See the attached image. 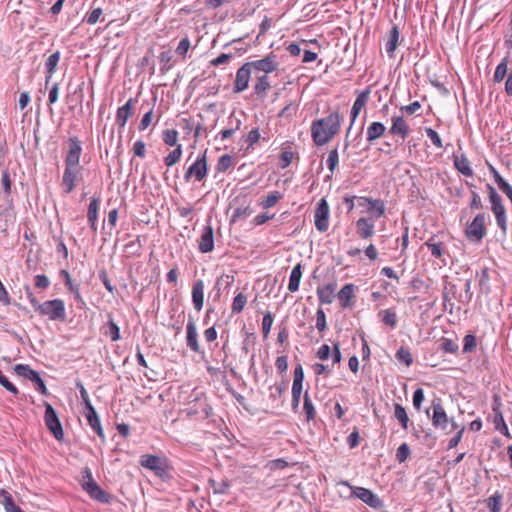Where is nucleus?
<instances>
[{"label": "nucleus", "mask_w": 512, "mask_h": 512, "mask_svg": "<svg viewBox=\"0 0 512 512\" xmlns=\"http://www.w3.org/2000/svg\"><path fill=\"white\" fill-rule=\"evenodd\" d=\"M85 416L87 419V422L91 429L102 439V441H105V435L104 431L99 419V416L95 410L94 407H91L90 409L85 410Z\"/></svg>", "instance_id": "nucleus-25"}, {"label": "nucleus", "mask_w": 512, "mask_h": 512, "mask_svg": "<svg viewBox=\"0 0 512 512\" xmlns=\"http://www.w3.org/2000/svg\"><path fill=\"white\" fill-rule=\"evenodd\" d=\"M316 328L322 332L327 328L326 315L322 308H318L316 312Z\"/></svg>", "instance_id": "nucleus-63"}, {"label": "nucleus", "mask_w": 512, "mask_h": 512, "mask_svg": "<svg viewBox=\"0 0 512 512\" xmlns=\"http://www.w3.org/2000/svg\"><path fill=\"white\" fill-rule=\"evenodd\" d=\"M76 387L79 389L80 397H81L82 403L84 404L85 410L90 409L91 407H94L91 404L88 392L85 389V387L83 386V384L81 382H77Z\"/></svg>", "instance_id": "nucleus-58"}, {"label": "nucleus", "mask_w": 512, "mask_h": 512, "mask_svg": "<svg viewBox=\"0 0 512 512\" xmlns=\"http://www.w3.org/2000/svg\"><path fill=\"white\" fill-rule=\"evenodd\" d=\"M136 102V99L130 98L123 106L117 109L115 123L119 128H124L127 120L133 115Z\"/></svg>", "instance_id": "nucleus-19"}, {"label": "nucleus", "mask_w": 512, "mask_h": 512, "mask_svg": "<svg viewBox=\"0 0 512 512\" xmlns=\"http://www.w3.org/2000/svg\"><path fill=\"white\" fill-rule=\"evenodd\" d=\"M339 484L350 488L353 496L359 498L370 507L379 508L382 506L381 499L371 490L363 487H352L347 481H341Z\"/></svg>", "instance_id": "nucleus-9"}, {"label": "nucleus", "mask_w": 512, "mask_h": 512, "mask_svg": "<svg viewBox=\"0 0 512 512\" xmlns=\"http://www.w3.org/2000/svg\"><path fill=\"white\" fill-rule=\"evenodd\" d=\"M37 312L47 316L51 321H64L66 319L65 304L62 299L48 300L38 306Z\"/></svg>", "instance_id": "nucleus-6"}, {"label": "nucleus", "mask_w": 512, "mask_h": 512, "mask_svg": "<svg viewBox=\"0 0 512 512\" xmlns=\"http://www.w3.org/2000/svg\"><path fill=\"white\" fill-rule=\"evenodd\" d=\"M204 283L198 280L192 287V302L195 310L200 311L204 304Z\"/></svg>", "instance_id": "nucleus-30"}, {"label": "nucleus", "mask_w": 512, "mask_h": 512, "mask_svg": "<svg viewBox=\"0 0 512 512\" xmlns=\"http://www.w3.org/2000/svg\"><path fill=\"white\" fill-rule=\"evenodd\" d=\"M486 214H477L472 222L465 229V236L473 242H481L486 235Z\"/></svg>", "instance_id": "nucleus-8"}, {"label": "nucleus", "mask_w": 512, "mask_h": 512, "mask_svg": "<svg viewBox=\"0 0 512 512\" xmlns=\"http://www.w3.org/2000/svg\"><path fill=\"white\" fill-rule=\"evenodd\" d=\"M426 415L431 417L434 428L446 431L447 434L459 428L454 418H448L440 398H435L432 401L431 408L426 410Z\"/></svg>", "instance_id": "nucleus-2"}, {"label": "nucleus", "mask_w": 512, "mask_h": 512, "mask_svg": "<svg viewBox=\"0 0 512 512\" xmlns=\"http://www.w3.org/2000/svg\"><path fill=\"white\" fill-rule=\"evenodd\" d=\"M330 208L328 202L322 198L318 203L314 215V224L318 231L326 232L329 228Z\"/></svg>", "instance_id": "nucleus-11"}, {"label": "nucleus", "mask_w": 512, "mask_h": 512, "mask_svg": "<svg viewBox=\"0 0 512 512\" xmlns=\"http://www.w3.org/2000/svg\"><path fill=\"white\" fill-rule=\"evenodd\" d=\"M82 489L89 495V497L102 504H110L113 500V495L103 490L97 482L93 479L92 472L89 467L82 470Z\"/></svg>", "instance_id": "nucleus-3"}, {"label": "nucleus", "mask_w": 512, "mask_h": 512, "mask_svg": "<svg viewBox=\"0 0 512 512\" xmlns=\"http://www.w3.org/2000/svg\"><path fill=\"white\" fill-rule=\"evenodd\" d=\"M271 83L268 75H260L256 76V81L254 84V93L259 98H265L267 96V92L271 89Z\"/></svg>", "instance_id": "nucleus-31"}, {"label": "nucleus", "mask_w": 512, "mask_h": 512, "mask_svg": "<svg viewBox=\"0 0 512 512\" xmlns=\"http://www.w3.org/2000/svg\"><path fill=\"white\" fill-rule=\"evenodd\" d=\"M399 38H400L399 29L396 25H394L392 27V29L390 30L388 39L385 44V49H386V52L389 55V57L394 56V52L397 49L398 44H399Z\"/></svg>", "instance_id": "nucleus-34"}, {"label": "nucleus", "mask_w": 512, "mask_h": 512, "mask_svg": "<svg viewBox=\"0 0 512 512\" xmlns=\"http://www.w3.org/2000/svg\"><path fill=\"white\" fill-rule=\"evenodd\" d=\"M208 172L206 152H204L197 160L186 170L184 179L189 182L192 177L196 181H202Z\"/></svg>", "instance_id": "nucleus-10"}, {"label": "nucleus", "mask_w": 512, "mask_h": 512, "mask_svg": "<svg viewBox=\"0 0 512 512\" xmlns=\"http://www.w3.org/2000/svg\"><path fill=\"white\" fill-rule=\"evenodd\" d=\"M283 195L279 191L270 192L263 200L260 205L263 209H269L276 205V203L282 199Z\"/></svg>", "instance_id": "nucleus-43"}, {"label": "nucleus", "mask_w": 512, "mask_h": 512, "mask_svg": "<svg viewBox=\"0 0 512 512\" xmlns=\"http://www.w3.org/2000/svg\"><path fill=\"white\" fill-rule=\"evenodd\" d=\"M497 186L512 203V186L504 178L499 179Z\"/></svg>", "instance_id": "nucleus-64"}, {"label": "nucleus", "mask_w": 512, "mask_h": 512, "mask_svg": "<svg viewBox=\"0 0 512 512\" xmlns=\"http://www.w3.org/2000/svg\"><path fill=\"white\" fill-rule=\"evenodd\" d=\"M342 117L335 111L327 117L315 120L311 125V136L317 146L327 144L339 132Z\"/></svg>", "instance_id": "nucleus-1"}, {"label": "nucleus", "mask_w": 512, "mask_h": 512, "mask_svg": "<svg viewBox=\"0 0 512 512\" xmlns=\"http://www.w3.org/2000/svg\"><path fill=\"white\" fill-rule=\"evenodd\" d=\"M379 316L381 317V321L391 327L395 328L398 323L397 314L393 309H385L379 312Z\"/></svg>", "instance_id": "nucleus-40"}, {"label": "nucleus", "mask_w": 512, "mask_h": 512, "mask_svg": "<svg viewBox=\"0 0 512 512\" xmlns=\"http://www.w3.org/2000/svg\"><path fill=\"white\" fill-rule=\"evenodd\" d=\"M425 245L430 249L432 256L441 259L445 253V247L441 242H434L433 238L425 242Z\"/></svg>", "instance_id": "nucleus-44"}, {"label": "nucleus", "mask_w": 512, "mask_h": 512, "mask_svg": "<svg viewBox=\"0 0 512 512\" xmlns=\"http://www.w3.org/2000/svg\"><path fill=\"white\" fill-rule=\"evenodd\" d=\"M60 52L56 51L53 54H51L46 62H45V70H46V78H45V84L47 85L54 74L56 67L60 60Z\"/></svg>", "instance_id": "nucleus-36"}, {"label": "nucleus", "mask_w": 512, "mask_h": 512, "mask_svg": "<svg viewBox=\"0 0 512 512\" xmlns=\"http://www.w3.org/2000/svg\"><path fill=\"white\" fill-rule=\"evenodd\" d=\"M81 171V167H65L62 176V187L66 194H70L77 186L78 180L82 177Z\"/></svg>", "instance_id": "nucleus-15"}, {"label": "nucleus", "mask_w": 512, "mask_h": 512, "mask_svg": "<svg viewBox=\"0 0 512 512\" xmlns=\"http://www.w3.org/2000/svg\"><path fill=\"white\" fill-rule=\"evenodd\" d=\"M389 132L392 135H400L405 139L409 135L410 129L402 116H393L392 126L389 129Z\"/></svg>", "instance_id": "nucleus-29"}, {"label": "nucleus", "mask_w": 512, "mask_h": 512, "mask_svg": "<svg viewBox=\"0 0 512 512\" xmlns=\"http://www.w3.org/2000/svg\"><path fill=\"white\" fill-rule=\"evenodd\" d=\"M101 198L100 196H93L88 205L87 210V220L90 225V228L94 234L97 232V219H98V211L100 208Z\"/></svg>", "instance_id": "nucleus-23"}, {"label": "nucleus", "mask_w": 512, "mask_h": 512, "mask_svg": "<svg viewBox=\"0 0 512 512\" xmlns=\"http://www.w3.org/2000/svg\"><path fill=\"white\" fill-rule=\"evenodd\" d=\"M326 163H327L328 169L331 172H334V170L337 168L338 163H339V156H338L337 148L332 149L329 152Z\"/></svg>", "instance_id": "nucleus-55"}, {"label": "nucleus", "mask_w": 512, "mask_h": 512, "mask_svg": "<svg viewBox=\"0 0 512 512\" xmlns=\"http://www.w3.org/2000/svg\"><path fill=\"white\" fill-rule=\"evenodd\" d=\"M356 286L352 283L345 284L337 294V297L341 303L343 308H349L353 306L352 298L354 297V292L356 290Z\"/></svg>", "instance_id": "nucleus-28"}, {"label": "nucleus", "mask_w": 512, "mask_h": 512, "mask_svg": "<svg viewBox=\"0 0 512 512\" xmlns=\"http://www.w3.org/2000/svg\"><path fill=\"white\" fill-rule=\"evenodd\" d=\"M189 49H190V40L188 39V37H185L178 43L175 53L178 56L185 58Z\"/></svg>", "instance_id": "nucleus-62"}, {"label": "nucleus", "mask_w": 512, "mask_h": 512, "mask_svg": "<svg viewBox=\"0 0 512 512\" xmlns=\"http://www.w3.org/2000/svg\"><path fill=\"white\" fill-rule=\"evenodd\" d=\"M163 140L169 146H175L178 139V132L174 129H168L163 133Z\"/></svg>", "instance_id": "nucleus-61"}, {"label": "nucleus", "mask_w": 512, "mask_h": 512, "mask_svg": "<svg viewBox=\"0 0 512 512\" xmlns=\"http://www.w3.org/2000/svg\"><path fill=\"white\" fill-rule=\"evenodd\" d=\"M232 165H233V158H232V156H230L228 154H225V155H222L219 158L218 163L216 165V170L218 172H225L229 168H231Z\"/></svg>", "instance_id": "nucleus-50"}, {"label": "nucleus", "mask_w": 512, "mask_h": 512, "mask_svg": "<svg viewBox=\"0 0 512 512\" xmlns=\"http://www.w3.org/2000/svg\"><path fill=\"white\" fill-rule=\"evenodd\" d=\"M0 502L4 505L6 512H9L17 506L12 495L4 489L0 490Z\"/></svg>", "instance_id": "nucleus-48"}, {"label": "nucleus", "mask_w": 512, "mask_h": 512, "mask_svg": "<svg viewBox=\"0 0 512 512\" xmlns=\"http://www.w3.org/2000/svg\"><path fill=\"white\" fill-rule=\"evenodd\" d=\"M140 464L142 467L155 472L156 475H160V457L149 454L142 455Z\"/></svg>", "instance_id": "nucleus-35"}, {"label": "nucleus", "mask_w": 512, "mask_h": 512, "mask_svg": "<svg viewBox=\"0 0 512 512\" xmlns=\"http://www.w3.org/2000/svg\"><path fill=\"white\" fill-rule=\"evenodd\" d=\"M186 345L193 352H201L197 327L193 319H189L186 325Z\"/></svg>", "instance_id": "nucleus-20"}, {"label": "nucleus", "mask_w": 512, "mask_h": 512, "mask_svg": "<svg viewBox=\"0 0 512 512\" xmlns=\"http://www.w3.org/2000/svg\"><path fill=\"white\" fill-rule=\"evenodd\" d=\"M303 410H304V413H305L306 420L308 422H310V421L315 419V417H316V410H315V407H314V405H313V403H312V401H311L307 391L304 394Z\"/></svg>", "instance_id": "nucleus-41"}, {"label": "nucleus", "mask_w": 512, "mask_h": 512, "mask_svg": "<svg viewBox=\"0 0 512 512\" xmlns=\"http://www.w3.org/2000/svg\"><path fill=\"white\" fill-rule=\"evenodd\" d=\"M303 381H304L303 367L301 364H297L294 369L292 393H302Z\"/></svg>", "instance_id": "nucleus-39"}, {"label": "nucleus", "mask_w": 512, "mask_h": 512, "mask_svg": "<svg viewBox=\"0 0 512 512\" xmlns=\"http://www.w3.org/2000/svg\"><path fill=\"white\" fill-rule=\"evenodd\" d=\"M246 303H247V297L241 292L238 293L233 299L232 312L240 313L244 309Z\"/></svg>", "instance_id": "nucleus-49"}, {"label": "nucleus", "mask_w": 512, "mask_h": 512, "mask_svg": "<svg viewBox=\"0 0 512 512\" xmlns=\"http://www.w3.org/2000/svg\"><path fill=\"white\" fill-rule=\"evenodd\" d=\"M210 485L215 494H225L227 493L230 483L227 480L215 481L210 480Z\"/></svg>", "instance_id": "nucleus-52"}, {"label": "nucleus", "mask_w": 512, "mask_h": 512, "mask_svg": "<svg viewBox=\"0 0 512 512\" xmlns=\"http://www.w3.org/2000/svg\"><path fill=\"white\" fill-rule=\"evenodd\" d=\"M441 349L447 353H457L459 345L452 339L443 338L441 341Z\"/></svg>", "instance_id": "nucleus-54"}, {"label": "nucleus", "mask_w": 512, "mask_h": 512, "mask_svg": "<svg viewBox=\"0 0 512 512\" xmlns=\"http://www.w3.org/2000/svg\"><path fill=\"white\" fill-rule=\"evenodd\" d=\"M336 283H328L323 286L317 287V296L321 304H331L334 300V293L336 290Z\"/></svg>", "instance_id": "nucleus-27"}, {"label": "nucleus", "mask_w": 512, "mask_h": 512, "mask_svg": "<svg viewBox=\"0 0 512 512\" xmlns=\"http://www.w3.org/2000/svg\"><path fill=\"white\" fill-rule=\"evenodd\" d=\"M252 69L249 64L244 63L236 72V77L233 85V91L240 93L246 90L249 86Z\"/></svg>", "instance_id": "nucleus-16"}, {"label": "nucleus", "mask_w": 512, "mask_h": 512, "mask_svg": "<svg viewBox=\"0 0 512 512\" xmlns=\"http://www.w3.org/2000/svg\"><path fill=\"white\" fill-rule=\"evenodd\" d=\"M101 332L104 336L109 337L112 342L120 340V327L115 323L111 313L107 314V322L101 327Z\"/></svg>", "instance_id": "nucleus-24"}, {"label": "nucleus", "mask_w": 512, "mask_h": 512, "mask_svg": "<svg viewBox=\"0 0 512 512\" xmlns=\"http://www.w3.org/2000/svg\"><path fill=\"white\" fill-rule=\"evenodd\" d=\"M182 155V148L181 145H177V147L172 150L165 158V164L167 166H172L175 163H177L180 160V157Z\"/></svg>", "instance_id": "nucleus-51"}, {"label": "nucleus", "mask_w": 512, "mask_h": 512, "mask_svg": "<svg viewBox=\"0 0 512 512\" xmlns=\"http://www.w3.org/2000/svg\"><path fill=\"white\" fill-rule=\"evenodd\" d=\"M376 219L369 215L368 217H361L356 221V232L361 239H369L374 235Z\"/></svg>", "instance_id": "nucleus-17"}, {"label": "nucleus", "mask_w": 512, "mask_h": 512, "mask_svg": "<svg viewBox=\"0 0 512 512\" xmlns=\"http://www.w3.org/2000/svg\"><path fill=\"white\" fill-rule=\"evenodd\" d=\"M510 62V57L509 56H505L501 62L497 65L496 69H495V72H494V75H493V80L494 82H501L505 77L508 76L509 72H510V68L508 67V64Z\"/></svg>", "instance_id": "nucleus-38"}, {"label": "nucleus", "mask_w": 512, "mask_h": 512, "mask_svg": "<svg viewBox=\"0 0 512 512\" xmlns=\"http://www.w3.org/2000/svg\"><path fill=\"white\" fill-rule=\"evenodd\" d=\"M14 371L17 375L22 376L27 379H29L31 377V374H34V372H35V370H33L27 364H16L14 367Z\"/></svg>", "instance_id": "nucleus-56"}, {"label": "nucleus", "mask_w": 512, "mask_h": 512, "mask_svg": "<svg viewBox=\"0 0 512 512\" xmlns=\"http://www.w3.org/2000/svg\"><path fill=\"white\" fill-rule=\"evenodd\" d=\"M176 62L174 59L173 53L171 49L168 51H162V72L165 69H170Z\"/></svg>", "instance_id": "nucleus-53"}, {"label": "nucleus", "mask_w": 512, "mask_h": 512, "mask_svg": "<svg viewBox=\"0 0 512 512\" xmlns=\"http://www.w3.org/2000/svg\"><path fill=\"white\" fill-rule=\"evenodd\" d=\"M394 416L400 422L401 426L407 429L409 418L405 408L399 403L394 404Z\"/></svg>", "instance_id": "nucleus-45"}, {"label": "nucleus", "mask_w": 512, "mask_h": 512, "mask_svg": "<svg viewBox=\"0 0 512 512\" xmlns=\"http://www.w3.org/2000/svg\"><path fill=\"white\" fill-rule=\"evenodd\" d=\"M395 358L398 361L403 362L408 367L413 363V356H412L410 350L403 346H401L397 350V352L395 354Z\"/></svg>", "instance_id": "nucleus-46"}, {"label": "nucleus", "mask_w": 512, "mask_h": 512, "mask_svg": "<svg viewBox=\"0 0 512 512\" xmlns=\"http://www.w3.org/2000/svg\"><path fill=\"white\" fill-rule=\"evenodd\" d=\"M442 297L445 309H447V307L449 306V312L452 313L454 307V303L452 300H457L459 303H461L463 294L458 293L457 286L455 284L447 283L443 288Z\"/></svg>", "instance_id": "nucleus-18"}, {"label": "nucleus", "mask_w": 512, "mask_h": 512, "mask_svg": "<svg viewBox=\"0 0 512 512\" xmlns=\"http://www.w3.org/2000/svg\"><path fill=\"white\" fill-rule=\"evenodd\" d=\"M386 127L381 122H372L366 130V139L369 143H373L384 135Z\"/></svg>", "instance_id": "nucleus-32"}, {"label": "nucleus", "mask_w": 512, "mask_h": 512, "mask_svg": "<svg viewBox=\"0 0 512 512\" xmlns=\"http://www.w3.org/2000/svg\"><path fill=\"white\" fill-rule=\"evenodd\" d=\"M43 405L45 407L44 422L47 429L51 432L56 440H63L64 431L57 412L50 403L45 401Z\"/></svg>", "instance_id": "nucleus-7"}, {"label": "nucleus", "mask_w": 512, "mask_h": 512, "mask_svg": "<svg viewBox=\"0 0 512 512\" xmlns=\"http://www.w3.org/2000/svg\"><path fill=\"white\" fill-rule=\"evenodd\" d=\"M198 249L202 253H209L214 249V231L210 225L203 228L198 242Z\"/></svg>", "instance_id": "nucleus-21"}, {"label": "nucleus", "mask_w": 512, "mask_h": 512, "mask_svg": "<svg viewBox=\"0 0 512 512\" xmlns=\"http://www.w3.org/2000/svg\"><path fill=\"white\" fill-rule=\"evenodd\" d=\"M370 97V88L367 87L365 90L358 93L357 98L355 99L350 116H351V122L350 124L353 125L361 112V110L365 107Z\"/></svg>", "instance_id": "nucleus-22"}, {"label": "nucleus", "mask_w": 512, "mask_h": 512, "mask_svg": "<svg viewBox=\"0 0 512 512\" xmlns=\"http://www.w3.org/2000/svg\"><path fill=\"white\" fill-rule=\"evenodd\" d=\"M410 455V448L407 443H402L396 451V460L403 463Z\"/></svg>", "instance_id": "nucleus-57"}, {"label": "nucleus", "mask_w": 512, "mask_h": 512, "mask_svg": "<svg viewBox=\"0 0 512 512\" xmlns=\"http://www.w3.org/2000/svg\"><path fill=\"white\" fill-rule=\"evenodd\" d=\"M453 162L455 168L464 176L471 177L473 176V169L471 168L470 161L468 158L462 154L460 156L454 155Z\"/></svg>", "instance_id": "nucleus-33"}, {"label": "nucleus", "mask_w": 512, "mask_h": 512, "mask_svg": "<svg viewBox=\"0 0 512 512\" xmlns=\"http://www.w3.org/2000/svg\"><path fill=\"white\" fill-rule=\"evenodd\" d=\"M503 496L500 492L496 491L487 499V507L491 512H500L502 506Z\"/></svg>", "instance_id": "nucleus-42"}, {"label": "nucleus", "mask_w": 512, "mask_h": 512, "mask_svg": "<svg viewBox=\"0 0 512 512\" xmlns=\"http://www.w3.org/2000/svg\"><path fill=\"white\" fill-rule=\"evenodd\" d=\"M358 207L367 208L369 215L380 218L385 214V203L382 199H373L370 197H357Z\"/></svg>", "instance_id": "nucleus-14"}, {"label": "nucleus", "mask_w": 512, "mask_h": 512, "mask_svg": "<svg viewBox=\"0 0 512 512\" xmlns=\"http://www.w3.org/2000/svg\"><path fill=\"white\" fill-rule=\"evenodd\" d=\"M82 153L81 141L77 137H71L68 141V150L65 155V167H80Z\"/></svg>", "instance_id": "nucleus-13"}, {"label": "nucleus", "mask_w": 512, "mask_h": 512, "mask_svg": "<svg viewBox=\"0 0 512 512\" xmlns=\"http://www.w3.org/2000/svg\"><path fill=\"white\" fill-rule=\"evenodd\" d=\"M252 70L263 72V75H268L278 69L279 63L277 56L270 52L264 58L247 62Z\"/></svg>", "instance_id": "nucleus-12"}, {"label": "nucleus", "mask_w": 512, "mask_h": 512, "mask_svg": "<svg viewBox=\"0 0 512 512\" xmlns=\"http://www.w3.org/2000/svg\"><path fill=\"white\" fill-rule=\"evenodd\" d=\"M476 337L468 334L463 339V353L472 352L476 348Z\"/></svg>", "instance_id": "nucleus-59"}, {"label": "nucleus", "mask_w": 512, "mask_h": 512, "mask_svg": "<svg viewBox=\"0 0 512 512\" xmlns=\"http://www.w3.org/2000/svg\"><path fill=\"white\" fill-rule=\"evenodd\" d=\"M162 492H168L172 498L168 501L175 502L178 500L177 492L181 490L178 474L167 463L166 459L162 458Z\"/></svg>", "instance_id": "nucleus-4"}, {"label": "nucleus", "mask_w": 512, "mask_h": 512, "mask_svg": "<svg viewBox=\"0 0 512 512\" xmlns=\"http://www.w3.org/2000/svg\"><path fill=\"white\" fill-rule=\"evenodd\" d=\"M486 189L491 204V210L495 215L496 223L498 227L502 230V232L506 233L507 217L506 209L503 205L502 198L491 184H487Z\"/></svg>", "instance_id": "nucleus-5"}, {"label": "nucleus", "mask_w": 512, "mask_h": 512, "mask_svg": "<svg viewBox=\"0 0 512 512\" xmlns=\"http://www.w3.org/2000/svg\"><path fill=\"white\" fill-rule=\"evenodd\" d=\"M61 275L64 278L65 286L73 294L74 300L78 307L82 308L85 306V301L80 294L79 284H74L71 280L70 274L66 270H61Z\"/></svg>", "instance_id": "nucleus-26"}, {"label": "nucleus", "mask_w": 512, "mask_h": 512, "mask_svg": "<svg viewBox=\"0 0 512 512\" xmlns=\"http://www.w3.org/2000/svg\"><path fill=\"white\" fill-rule=\"evenodd\" d=\"M274 318L270 312L264 314L262 319V332L264 337H267L270 333Z\"/></svg>", "instance_id": "nucleus-60"}, {"label": "nucleus", "mask_w": 512, "mask_h": 512, "mask_svg": "<svg viewBox=\"0 0 512 512\" xmlns=\"http://www.w3.org/2000/svg\"><path fill=\"white\" fill-rule=\"evenodd\" d=\"M493 410L495 411V418H494L495 428L498 431H500L503 435L510 437L509 430L504 421L502 413L500 411H498L496 408H493Z\"/></svg>", "instance_id": "nucleus-47"}, {"label": "nucleus", "mask_w": 512, "mask_h": 512, "mask_svg": "<svg viewBox=\"0 0 512 512\" xmlns=\"http://www.w3.org/2000/svg\"><path fill=\"white\" fill-rule=\"evenodd\" d=\"M302 278V265L301 263H298L295 265L291 271L289 283H288V290L290 292H296L299 289L300 281Z\"/></svg>", "instance_id": "nucleus-37"}]
</instances>
